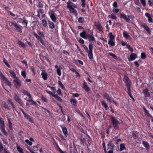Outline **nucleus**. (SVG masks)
I'll return each mask as SVG.
<instances>
[{
	"label": "nucleus",
	"instance_id": "774afa93",
	"mask_svg": "<svg viewBox=\"0 0 153 153\" xmlns=\"http://www.w3.org/2000/svg\"><path fill=\"white\" fill-rule=\"evenodd\" d=\"M145 15L146 16V17H147L148 18H149L150 16H151L149 13H146L145 14Z\"/></svg>",
	"mask_w": 153,
	"mask_h": 153
},
{
	"label": "nucleus",
	"instance_id": "a19ab883",
	"mask_svg": "<svg viewBox=\"0 0 153 153\" xmlns=\"http://www.w3.org/2000/svg\"><path fill=\"white\" fill-rule=\"evenodd\" d=\"M143 109L145 112L146 113V114L148 116L150 117L151 118H152V116L150 114L148 111L146 109V108H144Z\"/></svg>",
	"mask_w": 153,
	"mask_h": 153
},
{
	"label": "nucleus",
	"instance_id": "c9c22d12",
	"mask_svg": "<svg viewBox=\"0 0 153 153\" xmlns=\"http://www.w3.org/2000/svg\"><path fill=\"white\" fill-rule=\"evenodd\" d=\"M49 26L51 28L53 29L54 27V24L53 23L49 21Z\"/></svg>",
	"mask_w": 153,
	"mask_h": 153
},
{
	"label": "nucleus",
	"instance_id": "c756f323",
	"mask_svg": "<svg viewBox=\"0 0 153 153\" xmlns=\"http://www.w3.org/2000/svg\"><path fill=\"white\" fill-rule=\"evenodd\" d=\"M102 106L104 107L106 110H107L108 108V106L105 101L104 100H102Z\"/></svg>",
	"mask_w": 153,
	"mask_h": 153
},
{
	"label": "nucleus",
	"instance_id": "e433bc0d",
	"mask_svg": "<svg viewBox=\"0 0 153 153\" xmlns=\"http://www.w3.org/2000/svg\"><path fill=\"white\" fill-rule=\"evenodd\" d=\"M108 44L111 45L112 46H114L115 45V43L112 40H108Z\"/></svg>",
	"mask_w": 153,
	"mask_h": 153
},
{
	"label": "nucleus",
	"instance_id": "5fc2aeb1",
	"mask_svg": "<svg viewBox=\"0 0 153 153\" xmlns=\"http://www.w3.org/2000/svg\"><path fill=\"white\" fill-rule=\"evenodd\" d=\"M21 74L23 76L24 78L25 79L26 78V72L25 71H22Z\"/></svg>",
	"mask_w": 153,
	"mask_h": 153
},
{
	"label": "nucleus",
	"instance_id": "9d476101",
	"mask_svg": "<svg viewBox=\"0 0 153 153\" xmlns=\"http://www.w3.org/2000/svg\"><path fill=\"white\" fill-rule=\"evenodd\" d=\"M103 97L107 99V101H109L110 102H111L112 101V98L109 96V95L106 93H105L103 95Z\"/></svg>",
	"mask_w": 153,
	"mask_h": 153
},
{
	"label": "nucleus",
	"instance_id": "7c9ffc66",
	"mask_svg": "<svg viewBox=\"0 0 153 153\" xmlns=\"http://www.w3.org/2000/svg\"><path fill=\"white\" fill-rule=\"evenodd\" d=\"M50 17L52 20L54 22H55L56 18L54 13H52L50 15Z\"/></svg>",
	"mask_w": 153,
	"mask_h": 153
},
{
	"label": "nucleus",
	"instance_id": "a18cd8bd",
	"mask_svg": "<svg viewBox=\"0 0 153 153\" xmlns=\"http://www.w3.org/2000/svg\"><path fill=\"white\" fill-rule=\"evenodd\" d=\"M3 61L4 62V63H5L6 65L9 68H10V65H9V64L8 63L7 61V60L4 58V59H3Z\"/></svg>",
	"mask_w": 153,
	"mask_h": 153
},
{
	"label": "nucleus",
	"instance_id": "dca6fc26",
	"mask_svg": "<svg viewBox=\"0 0 153 153\" xmlns=\"http://www.w3.org/2000/svg\"><path fill=\"white\" fill-rule=\"evenodd\" d=\"M86 32L85 30H83V31L80 33V36L81 37L85 39H87V36H86Z\"/></svg>",
	"mask_w": 153,
	"mask_h": 153
},
{
	"label": "nucleus",
	"instance_id": "e2e57ef3",
	"mask_svg": "<svg viewBox=\"0 0 153 153\" xmlns=\"http://www.w3.org/2000/svg\"><path fill=\"white\" fill-rule=\"evenodd\" d=\"M82 6L83 7H85V1H82Z\"/></svg>",
	"mask_w": 153,
	"mask_h": 153
},
{
	"label": "nucleus",
	"instance_id": "39448f33",
	"mask_svg": "<svg viewBox=\"0 0 153 153\" xmlns=\"http://www.w3.org/2000/svg\"><path fill=\"white\" fill-rule=\"evenodd\" d=\"M89 51L88 52V56L90 59H92L93 58V45L92 44H90L89 45Z\"/></svg>",
	"mask_w": 153,
	"mask_h": 153
},
{
	"label": "nucleus",
	"instance_id": "473e14b6",
	"mask_svg": "<svg viewBox=\"0 0 153 153\" xmlns=\"http://www.w3.org/2000/svg\"><path fill=\"white\" fill-rule=\"evenodd\" d=\"M61 66H59V68H57L56 70V72L58 74V75L59 76H61Z\"/></svg>",
	"mask_w": 153,
	"mask_h": 153
},
{
	"label": "nucleus",
	"instance_id": "de8ad7c7",
	"mask_svg": "<svg viewBox=\"0 0 153 153\" xmlns=\"http://www.w3.org/2000/svg\"><path fill=\"white\" fill-rule=\"evenodd\" d=\"M42 23L44 27H45L47 26V22L44 19V20H42Z\"/></svg>",
	"mask_w": 153,
	"mask_h": 153
},
{
	"label": "nucleus",
	"instance_id": "a878e982",
	"mask_svg": "<svg viewBox=\"0 0 153 153\" xmlns=\"http://www.w3.org/2000/svg\"><path fill=\"white\" fill-rule=\"evenodd\" d=\"M130 86L128 87H127V89H128V91L127 93L129 94L130 97L133 100H134V98H133L132 96L131 95V89L130 88Z\"/></svg>",
	"mask_w": 153,
	"mask_h": 153
},
{
	"label": "nucleus",
	"instance_id": "aec40b11",
	"mask_svg": "<svg viewBox=\"0 0 153 153\" xmlns=\"http://www.w3.org/2000/svg\"><path fill=\"white\" fill-rule=\"evenodd\" d=\"M123 34L124 36L126 39H129L131 38L130 36L127 33V32L125 31H124L123 33Z\"/></svg>",
	"mask_w": 153,
	"mask_h": 153
},
{
	"label": "nucleus",
	"instance_id": "603ef678",
	"mask_svg": "<svg viewBox=\"0 0 153 153\" xmlns=\"http://www.w3.org/2000/svg\"><path fill=\"white\" fill-rule=\"evenodd\" d=\"M78 21L79 23H82L83 22L84 19L82 17H80L79 18Z\"/></svg>",
	"mask_w": 153,
	"mask_h": 153
},
{
	"label": "nucleus",
	"instance_id": "ddd939ff",
	"mask_svg": "<svg viewBox=\"0 0 153 153\" xmlns=\"http://www.w3.org/2000/svg\"><path fill=\"white\" fill-rule=\"evenodd\" d=\"M137 57V55L134 53H131L130 55V57L128 58V60L129 61L133 60H134Z\"/></svg>",
	"mask_w": 153,
	"mask_h": 153
},
{
	"label": "nucleus",
	"instance_id": "9b49d317",
	"mask_svg": "<svg viewBox=\"0 0 153 153\" xmlns=\"http://www.w3.org/2000/svg\"><path fill=\"white\" fill-rule=\"evenodd\" d=\"M3 80L4 83L6 85H8L9 86L11 85V82H10L3 75Z\"/></svg>",
	"mask_w": 153,
	"mask_h": 153
},
{
	"label": "nucleus",
	"instance_id": "f03ea898",
	"mask_svg": "<svg viewBox=\"0 0 153 153\" xmlns=\"http://www.w3.org/2000/svg\"><path fill=\"white\" fill-rule=\"evenodd\" d=\"M33 34L37 39L38 42L41 43V46L42 47H45V44L42 39L41 37H40L36 33H34Z\"/></svg>",
	"mask_w": 153,
	"mask_h": 153
},
{
	"label": "nucleus",
	"instance_id": "8fccbe9b",
	"mask_svg": "<svg viewBox=\"0 0 153 153\" xmlns=\"http://www.w3.org/2000/svg\"><path fill=\"white\" fill-rule=\"evenodd\" d=\"M109 36L110 38V40H113L114 39V36L112 35L111 33L110 32L109 33Z\"/></svg>",
	"mask_w": 153,
	"mask_h": 153
},
{
	"label": "nucleus",
	"instance_id": "1a4fd4ad",
	"mask_svg": "<svg viewBox=\"0 0 153 153\" xmlns=\"http://www.w3.org/2000/svg\"><path fill=\"white\" fill-rule=\"evenodd\" d=\"M14 99L22 106H23V103L22 100L16 94H15Z\"/></svg>",
	"mask_w": 153,
	"mask_h": 153
},
{
	"label": "nucleus",
	"instance_id": "13d9d810",
	"mask_svg": "<svg viewBox=\"0 0 153 153\" xmlns=\"http://www.w3.org/2000/svg\"><path fill=\"white\" fill-rule=\"evenodd\" d=\"M119 11V10L118 9H115L114 8L113 10V11L114 13H117Z\"/></svg>",
	"mask_w": 153,
	"mask_h": 153
},
{
	"label": "nucleus",
	"instance_id": "2f4dec72",
	"mask_svg": "<svg viewBox=\"0 0 153 153\" xmlns=\"http://www.w3.org/2000/svg\"><path fill=\"white\" fill-rule=\"evenodd\" d=\"M95 26L100 31H102V29L100 23H98V24L95 25Z\"/></svg>",
	"mask_w": 153,
	"mask_h": 153
},
{
	"label": "nucleus",
	"instance_id": "f257e3e1",
	"mask_svg": "<svg viewBox=\"0 0 153 153\" xmlns=\"http://www.w3.org/2000/svg\"><path fill=\"white\" fill-rule=\"evenodd\" d=\"M110 118L114 128L115 130L118 129L119 125L120 124L119 121L116 119L115 117L112 115L110 116Z\"/></svg>",
	"mask_w": 153,
	"mask_h": 153
},
{
	"label": "nucleus",
	"instance_id": "58836bf2",
	"mask_svg": "<svg viewBox=\"0 0 153 153\" xmlns=\"http://www.w3.org/2000/svg\"><path fill=\"white\" fill-rule=\"evenodd\" d=\"M53 97H55V98L56 99V100H57L61 102L62 101V100L61 99V98L60 97L58 96L57 95L55 94L54 95Z\"/></svg>",
	"mask_w": 153,
	"mask_h": 153
},
{
	"label": "nucleus",
	"instance_id": "864d4df0",
	"mask_svg": "<svg viewBox=\"0 0 153 153\" xmlns=\"http://www.w3.org/2000/svg\"><path fill=\"white\" fill-rule=\"evenodd\" d=\"M25 142L27 143V144L30 145V146H31L32 144V143L27 139L25 141Z\"/></svg>",
	"mask_w": 153,
	"mask_h": 153
},
{
	"label": "nucleus",
	"instance_id": "f704fd0d",
	"mask_svg": "<svg viewBox=\"0 0 153 153\" xmlns=\"http://www.w3.org/2000/svg\"><path fill=\"white\" fill-rule=\"evenodd\" d=\"M24 117H25L28 120L30 121L32 123H33L32 119L30 117L29 115H28L27 114H26V115H25L24 116Z\"/></svg>",
	"mask_w": 153,
	"mask_h": 153
},
{
	"label": "nucleus",
	"instance_id": "680f3d73",
	"mask_svg": "<svg viewBox=\"0 0 153 153\" xmlns=\"http://www.w3.org/2000/svg\"><path fill=\"white\" fill-rule=\"evenodd\" d=\"M3 149L2 143L0 142V151H2Z\"/></svg>",
	"mask_w": 153,
	"mask_h": 153
},
{
	"label": "nucleus",
	"instance_id": "bb28decb",
	"mask_svg": "<svg viewBox=\"0 0 153 153\" xmlns=\"http://www.w3.org/2000/svg\"><path fill=\"white\" fill-rule=\"evenodd\" d=\"M67 7L68 8L73 7L74 5V4L70 1L67 2Z\"/></svg>",
	"mask_w": 153,
	"mask_h": 153
},
{
	"label": "nucleus",
	"instance_id": "69168bd1",
	"mask_svg": "<svg viewBox=\"0 0 153 153\" xmlns=\"http://www.w3.org/2000/svg\"><path fill=\"white\" fill-rule=\"evenodd\" d=\"M46 92L48 93L49 94L52 95V96H53V95H54L55 94H53L52 93V92H51V91H48V90H46Z\"/></svg>",
	"mask_w": 153,
	"mask_h": 153
},
{
	"label": "nucleus",
	"instance_id": "052dcab7",
	"mask_svg": "<svg viewBox=\"0 0 153 153\" xmlns=\"http://www.w3.org/2000/svg\"><path fill=\"white\" fill-rule=\"evenodd\" d=\"M70 12L71 13H74V9L73 7L68 8Z\"/></svg>",
	"mask_w": 153,
	"mask_h": 153
},
{
	"label": "nucleus",
	"instance_id": "2eb2a0df",
	"mask_svg": "<svg viewBox=\"0 0 153 153\" xmlns=\"http://www.w3.org/2000/svg\"><path fill=\"white\" fill-rule=\"evenodd\" d=\"M142 144L146 147L147 150H149L150 149V145L148 142L145 141L143 140L142 141Z\"/></svg>",
	"mask_w": 153,
	"mask_h": 153
},
{
	"label": "nucleus",
	"instance_id": "4468645a",
	"mask_svg": "<svg viewBox=\"0 0 153 153\" xmlns=\"http://www.w3.org/2000/svg\"><path fill=\"white\" fill-rule=\"evenodd\" d=\"M141 27H143L144 28V29L146 31L149 33L151 32V30L147 26V25L146 24H142L141 25Z\"/></svg>",
	"mask_w": 153,
	"mask_h": 153
},
{
	"label": "nucleus",
	"instance_id": "f8f14e48",
	"mask_svg": "<svg viewBox=\"0 0 153 153\" xmlns=\"http://www.w3.org/2000/svg\"><path fill=\"white\" fill-rule=\"evenodd\" d=\"M83 87L87 92H88L90 90V88L88 85L87 83L85 81H84L83 84Z\"/></svg>",
	"mask_w": 153,
	"mask_h": 153
},
{
	"label": "nucleus",
	"instance_id": "6e6d98bb",
	"mask_svg": "<svg viewBox=\"0 0 153 153\" xmlns=\"http://www.w3.org/2000/svg\"><path fill=\"white\" fill-rule=\"evenodd\" d=\"M140 2L143 6H146V3L145 0H140Z\"/></svg>",
	"mask_w": 153,
	"mask_h": 153
},
{
	"label": "nucleus",
	"instance_id": "09e8293b",
	"mask_svg": "<svg viewBox=\"0 0 153 153\" xmlns=\"http://www.w3.org/2000/svg\"><path fill=\"white\" fill-rule=\"evenodd\" d=\"M3 106L5 108L7 109L8 110H10V109L8 106L7 104L5 102L3 104Z\"/></svg>",
	"mask_w": 153,
	"mask_h": 153
},
{
	"label": "nucleus",
	"instance_id": "4be33fe9",
	"mask_svg": "<svg viewBox=\"0 0 153 153\" xmlns=\"http://www.w3.org/2000/svg\"><path fill=\"white\" fill-rule=\"evenodd\" d=\"M62 130L63 133L65 136V137H67V135L68 134V131L67 129L65 127H62Z\"/></svg>",
	"mask_w": 153,
	"mask_h": 153
},
{
	"label": "nucleus",
	"instance_id": "f3484780",
	"mask_svg": "<svg viewBox=\"0 0 153 153\" xmlns=\"http://www.w3.org/2000/svg\"><path fill=\"white\" fill-rule=\"evenodd\" d=\"M41 75L42 76V78L45 80H46L48 79L47 74V73L44 71H42L41 73Z\"/></svg>",
	"mask_w": 153,
	"mask_h": 153
},
{
	"label": "nucleus",
	"instance_id": "393cba45",
	"mask_svg": "<svg viewBox=\"0 0 153 153\" xmlns=\"http://www.w3.org/2000/svg\"><path fill=\"white\" fill-rule=\"evenodd\" d=\"M23 21L22 22V24L24 25V27H26L27 26L28 22L27 20H26L25 17H23Z\"/></svg>",
	"mask_w": 153,
	"mask_h": 153
},
{
	"label": "nucleus",
	"instance_id": "5701e85b",
	"mask_svg": "<svg viewBox=\"0 0 153 153\" xmlns=\"http://www.w3.org/2000/svg\"><path fill=\"white\" fill-rule=\"evenodd\" d=\"M120 149L119 151H122L124 149H126V148L125 147V144L124 143H122L120 145Z\"/></svg>",
	"mask_w": 153,
	"mask_h": 153
},
{
	"label": "nucleus",
	"instance_id": "423d86ee",
	"mask_svg": "<svg viewBox=\"0 0 153 153\" xmlns=\"http://www.w3.org/2000/svg\"><path fill=\"white\" fill-rule=\"evenodd\" d=\"M123 81L125 82L126 85L128 87L131 86V82L129 78L126 75H124Z\"/></svg>",
	"mask_w": 153,
	"mask_h": 153
},
{
	"label": "nucleus",
	"instance_id": "72a5a7b5",
	"mask_svg": "<svg viewBox=\"0 0 153 153\" xmlns=\"http://www.w3.org/2000/svg\"><path fill=\"white\" fill-rule=\"evenodd\" d=\"M10 73L12 75V76L13 78H16V74L14 72L13 70H10Z\"/></svg>",
	"mask_w": 153,
	"mask_h": 153
},
{
	"label": "nucleus",
	"instance_id": "3c124183",
	"mask_svg": "<svg viewBox=\"0 0 153 153\" xmlns=\"http://www.w3.org/2000/svg\"><path fill=\"white\" fill-rule=\"evenodd\" d=\"M38 34L40 36H39L41 38L42 37H44L45 36L43 33L41 31H39L38 32Z\"/></svg>",
	"mask_w": 153,
	"mask_h": 153
},
{
	"label": "nucleus",
	"instance_id": "79ce46f5",
	"mask_svg": "<svg viewBox=\"0 0 153 153\" xmlns=\"http://www.w3.org/2000/svg\"><path fill=\"white\" fill-rule=\"evenodd\" d=\"M111 19H116L117 17L115 16V15L114 14H112L111 15H110L108 16Z\"/></svg>",
	"mask_w": 153,
	"mask_h": 153
},
{
	"label": "nucleus",
	"instance_id": "6e6552de",
	"mask_svg": "<svg viewBox=\"0 0 153 153\" xmlns=\"http://www.w3.org/2000/svg\"><path fill=\"white\" fill-rule=\"evenodd\" d=\"M12 24L15 28V29L18 32L22 31L21 26L17 24L16 23H12Z\"/></svg>",
	"mask_w": 153,
	"mask_h": 153
},
{
	"label": "nucleus",
	"instance_id": "7ed1b4c3",
	"mask_svg": "<svg viewBox=\"0 0 153 153\" xmlns=\"http://www.w3.org/2000/svg\"><path fill=\"white\" fill-rule=\"evenodd\" d=\"M120 18H121L123 19L126 22H129V20L131 18H134V17H132L131 16H130L129 15H126L124 13H120Z\"/></svg>",
	"mask_w": 153,
	"mask_h": 153
},
{
	"label": "nucleus",
	"instance_id": "0eeeda50",
	"mask_svg": "<svg viewBox=\"0 0 153 153\" xmlns=\"http://www.w3.org/2000/svg\"><path fill=\"white\" fill-rule=\"evenodd\" d=\"M14 82L15 83V85L16 88L20 87L21 85V82L20 80L17 77L14 78Z\"/></svg>",
	"mask_w": 153,
	"mask_h": 153
},
{
	"label": "nucleus",
	"instance_id": "ea45409f",
	"mask_svg": "<svg viewBox=\"0 0 153 153\" xmlns=\"http://www.w3.org/2000/svg\"><path fill=\"white\" fill-rule=\"evenodd\" d=\"M17 149L18 151L20 153H23V151L22 149L18 145L17 146Z\"/></svg>",
	"mask_w": 153,
	"mask_h": 153
},
{
	"label": "nucleus",
	"instance_id": "412c9836",
	"mask_svg": "<svg viewBox=\"0 0 153 153\" xmlns=\"http://www.w3.org/2000/svg\"><path fill=\"white\" fill-rule=\"evenodd\" d=\"M144 96L146 97H149L150 96V94L147 89H146L143 91Z\"/></svg>",
	"mask_w": 153,
	"mask_h": 153
},
{
	"label": "nucleus",
	"instance_id": "0e129e2a",
	"mask_svg": "<svg viewBox=\"0 0 153 153\" xmlns=\"http://www.w3.org/2000/svg\"><path fill=\"white\" fill-rule=\"evenodd\" d=\"M79 42L81 44H83L84 43V41L83 39H80L79 40Z\"/></svg>",
	"mask_w": 153,
	"mask_h": 153
},
{
	"label": "nucleus",
	"instance_id": "338daca9",
	"mask_svg": "<svg viewBox=\"0 0 153 153\" xmlns=\"http://www.w3.org/2000/svg\"><path fill=\"white\" fill-rule=\"evenodd\" d=\"M59 85L60 86L62 87V88H63L64 87V86L63 85V84L61 82H59Z\"/></svg>",
	"mask_w": 153,
	"mask_h": 153
},
{
	"label": "nucleus",
	"instance_id": "4c0bfd02",
	"mask_svg": "<svg viewBox=\"0 0 153 153\" xmlns=\"http://www.w3.org/2000/svg\"><path fill=\"white\" fill-rule=\"evenodd\" d=\"M8 104H10L11 105H12V106L13 108L14 109H15V110H16V109H15V105H14L13 104L11 100L10 99H9L8 100Z\"/></svg>",
	"mask_w": 153,
	"mask_h": 153
},
{
	"label": "nucleus",
	"instance_id": "49530a36",
	"mask_svg": "<svg viewBox=\"0 0 153 153\" xmlns=\"http://www.w3.org/2000/svg\"><path fill=\"white\" fill-rule=\"evenodd\" d=\"M127 47L131 52H133L134 50L131 47L130 45H127Z\"/></svg>",
	"mask_w": 153,
	"mask_h": 153
},
{
	"label": "nucleus",
	"instance_id": "4d7b16f0",
	"mask_svg": "<svg viewBox=\"0 0 153 153\" xmlns=\"http://www.w3.org/2000/svg\"><path fill=\"white\" fill-rule=\"evenodd\" d=\"M82 46L83 47L84 49H85V51L88 52V51H89V50H88V48H87V47H86L85 45H82Z\"/></svg>",
	"mask_w": 153,
	"mask_h": 153
},
{
	"label": "nucleus",
	"instance_id": "c85d7f7f",
	"mask_svg": "<svg viewBox=\"0 0 153 153\" xmlns=\"http://www.w3.org/2000/svg\"><path fill=\"white\" fill-rule=\"evenodd\" d=\"M108 146H109V148L111 150H113L114 148V146L113 143L109 142L108 144Z\"/></svg>",
	"mask_w": 153,
	"mask_h": 153
},
{
	"label": "nucleus",
	"instance_id": "a211bd4d",
	"mask_svg": "<svg viewBox=\"0 0 153 153\" xmlns=\"http://www.w3.org/2000/svg\"><path fill=\"white\" fill-rule=\"evenodd\" d=\"M70 102L74 106H76L77 101L75 99L72 98H71Z\"/></svg>",
	"mask_w": 153,
	"mask_h": 153
},
{
	"label": "nucleus",
	"instance_id": "bf43d9fd",
	"mask_svg": "<svg viewBox=\"0 0 153 153\" xmlns=\"http://www.w3.org/2000/svg\"><path fill=\"white\" fill-rule=\"evenodd\" d=\"M113 6L115 8L117 7H118V5L117 2L116 1L114 2L113 4Z\"/></svg>",
	"mask_w": 153,
	"mask_h": 153
},
{
	"label": "nucleus",
	"instance_id": "b1692460",
	"mask_svg": "<svg viewBox=\"0 0 153 153\" xmlns=\"http://www.w3.org/2000/svg\"><path fill=\"white\" fill-rule=\"evenodd\" d=\"M22 93L24 95H26L29 97H31V94L28 92L25 89L23 90Z\"/></svg>",
	"mask_w": 153,
	"mask_h": 153
},
{
	"label": "nucleus",
	"instance_id": "6ab92c4d",
	"mask_svg": "<svg viewBox=\"0 0 153 153\" xmlns=\"http://www.w3.org/2000/svg\"><path fill=\"white\" fill-rule=\"evenodd\" d=\"M86 36H87V38H88L89 41H93L95 40L94 38L91 35L87 34Z\"/></svg>",
	"mask_w": 153,
	"mask_h": 153
},
{
	"label": "nucleus",
	"instance_id": "cd10ccee",
	"mask_svg": "<svg viewBox=\"0 0 153 153\" xmlns=\"http://www.w3.org/2000/svg\"><path fill=\"white\" fill-rule=\"evenodd\" d=\"M20 46H21L22 48H24L25 46V44L21 42V41H19L17 43Z\"/></svg>",
	"mask_w": 153,
	"mask_h": 153
},
{
	"label": "nucleus",
	"instance_id": "c03bdc74",
	"mask_svg": "<svg viewBox=\"0 0 153 153\" xmlns=\"http://www.w3.org/2000/svg\"><path fill=\"white\" fill-rule=\"evenodd\" d=\"M146 55L145 53H142L141 54V57L142 59H144L146 58Z\"/></svg>",
	"mask_w": 153,
	"mask_h": 153
},
{
	"label": "nucleus",
	"instance_id": "37998d69",
	"mask_svg": "<svg viewBox=\"0 0 153 153\" xmlns=\"http://www.w3.org/2000/svg\"><path fill=\"white\" fill-rule=\"evenodd\" d=\"M108 54L110 56H112L114 59H117V57L113 53H108Z\"/></svg>",
	"mask_w": 153,
	"mask_h": 153
},
{
	"label": "nucleus",
	"instance_id": "20e7f679",
	"mask_svg": "<svg viewBox=\"0 0 153 153\" xmlns=\"http://www.w3.org/2000/svg\"><path fill=\"white\" fill-rule=\"evenodd\" d=\"M0 123L1 126V129L3 133L6 136L7 135V132L5 130V125L4 122L2 120V118H1L0 119Z\"/></svg>",
	"mask_w": 153,
	"mask_h": 153
}]
</instances>
